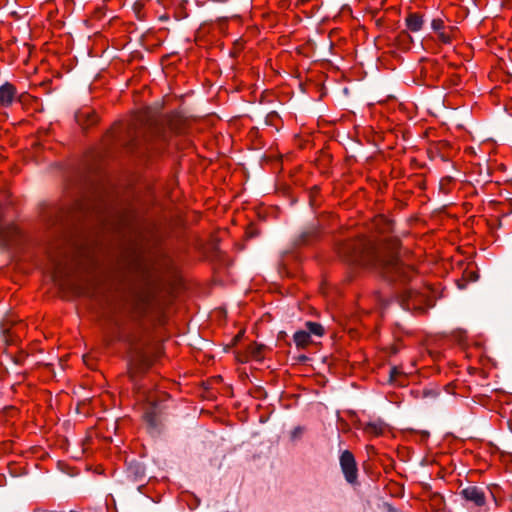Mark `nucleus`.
<instances>
[{
	"label": "nucleus",
	"mask_w": 512,
	"mask_h": 512,
	"mask_svg": "<svg viewBox=\"0 0 512 512\" xmlns=\"http://www.w3.org/2000/svg\"><path fill=\"white\" fill-rule=\"evenodd\" d=\"M399 247V238L393 236L384 239L380 249H375L366 240H356L340 244L337 250L343 261L367 267L389 284H394L410 281L414 273V268L400 258Z\"/></svg>",
	"instance_id": "obj_1"
},
{
	"label": "nucleus",
	"mask_w": 512,
	"mask_h": 512,
	"mask_svg": "<svg viewBox=\"0 0 512 512\" xmlns=\"http://www.w3.org/2000/svg\"><path fill=\"white\" fill-rule=\"evenodd\" d=\"M179 121L178 117H167L147 111L137 119L134 127L128 129L121 141L127 147L137 146L152 137L167 141L171 133H180Z\"/></svg>",
	"instance_id": "obj_2"
},
{
	"label": "nucleus",
	"mask_w": 512,
	"mask_h": 512,
	"mask_svg": "<svg viewBox=\"0 0 512 512\" xmlns=\"http://www.w3.org/2000/svg\"><path fill=\"white\" fill-rule=\"evenodd\" d=\"M392 301H396L405 311L421 313L434 306V300L431 296L415 289H403L395 292L392 300L381 299L385 307L389 306Z\"/></svg>",
	"instance_id": "obj_3"
},
{
	"label": "nucleus",
	"mask_w": 512,
	"mask_h": 512,
	"mask_svg": "<svg viewBox=\"0 0 512 512\" xmlns=\"http://www.w3.org/2000/svg\"><path fill=\"white\" fill-rule=\"evenodd\" d=\"M150 364L145 352L141 349H135V355L129 362V378L135 386L138 385L139 376L149 368Z\"/></svg>",
	"instance_id": "obj_4"
},
{
	"label": "nucleus",
	"mask_w": 512,
	"mask_h": 512,
	"mask_svg": "<svg viewBox=\"0 0 512 512\" xmlns=\"http://www.w3.org/2000/svg\"><path fill=\"white\" fill-rule=\"evenodd\" d=\"M339 464L345 480L354 485L358 479V467L354 455L345 450L340 454Z\"/></svg>",
	"instance_id": "obj_5"
},
{
	"label": "nucleus",
	"mask_w": 512,
	"mask_h": 512,
	"mask_svg": "<svg viewBox=\"0 0 512 512\" xmlns=\"http://www.w3.org/2000/svg\"><path fill=\"white\" fill-rule=\"evenodd\" d=\"M460 495L467 501L473 502L477 506H483L486 502L484 491L477 486H468L461 490Z\"/></svg>",
	"instance_id": "obj_6"
},
{
	"label": "nucleus",
	"mask_w": 512,
	"mask_h": 512,
	"mask_svg": "<svg viewBox=\"0 0 512 512\" xmlns=\"http://www.w3.org/2000/svg\"><path fill=\"white\" fill-rule=\"evenodd\" d=\"M127 477L134 482H142L146 478V468L143 463L132 460L127 466Z\"/></svg>",
	"instance_id": "obj_7"
},
{
	"label": "nucleus",
	"mask_w": 512,
	"mask_h": 512,
	"mask_svg": "<svg viewBox=\"0 0 512 512\" xmlns=\"http://www.w3.org/2000/svg\"><path fill=\"white\" fill-rule=\"evenodd\" d=\"M16 95V88L9 82L0 86V105L3 107L10 106Z\"/></svg>",
	"instance_id": "obj_8"
},
{
	"label": "nucleus",
	"mask_w": 512,
	"mask_h": 512,
	"mask_svg": "<svg viewBox=\"0 0 512 512\" xmlns=\"http://www.w3.org/2000/svg\"><path fill=\"white\" fill-rule=\"evenodd\" d=\"M318 235V230L316 225L312 224L306 227L294 240L293 244L295 247L301 245H307L311 242L312 239L316 238Z\"/></svg>",
	"instance_id": "obj_9"
},
{
	"label": "nucleus",
	"mask_w": 512,
	"mask_h": 512,
	"mask_svg": "<svg viewBox=\"0 0 512 512\" xmlns=\"http://www.w3.org/2000/svg\"><path fill=\"white\" fill-rule=\"evenodd\" d=\"M75 120L81 126H89L97 122V116L89 108L81 109L75 113Z\"/></svg>",
	"instance_id": "obj_10"
},
{
	"label": "nucleus",
	"mask_w": 512,
	"mask_h": 512,
	"mask_svg": "<svg viewBox=\"0 0 512 512\" xmlns=\"http://www.w3.org/2000/svg\"><path fill=\"white\" fill-rule=\"evenodd\" d=\"M405 23L410 31L417 32L422 29L424 23L423 16L418 13H409Z\"/></svg>",
	"instance_id": "obj_11"
},
{
	"label": "nucleus",
	"mask_w": 512,
	"mask_h": 512,
	"mask_svg": "<svg viewBox=\"0 0 512 512\" xmlns=\"http://www.w3.org/2000/svg\"><path fill=\"white\" fill-rule=\"evenodd\" d=\"M294 342L297 347H305L310 342V333L306 330H299L294 333Z\"/></svg>",
	"instance_id": "obj_12"
},
{
	"label": "nucleus",
	"mask_w": 512,
	"mask_h": 512,
	"mask_svg": "<svg viewBox=\"0 0 512 512\" xmlns=\"http://www.w3.org/2000/svg\"><path fill=\"white\" fill-rule=\"evenodd\" d=\"M306 331L311 335L321 337L324 334V328L320 323L308 321L305 324Z\"/></svg>",
	"instance_id": "obj_13"
},
{
	"label": "nucleus",
	"mask_w": 512,
	"mask_h": 512,
	"mask_svg": "<svg viewBox=\"0 0 512 512\" xmlns=\"http://www.w3.org/2000/svg\"><path fill=\"white\" fill-rule=\"evenodd\" d=\"M290 257V251L286 250V251H283L281 254H280V258H279V261H278V270H279V273H286L288 274V259Z\"/></svg>",
	"instance_id": "obj_14"
},
{
	"label": "nucleus",
	"mask_w": 512,
	"mask_h": 512,
	"mask_svg": "<svg viewBox=\"0 0 512 512\" xmlns=\"http://www.w3.org/2000/svg\"><path fill=\"white\" fill-rule=\"evenodd\" d=\"M145 420L147 422V424L149 425V427L153 428V429H157L158 428V418H157V413H156V407L153 406L152 410L150 411H147L145 413Z\"/></svg>",
	"instance_id": "obj_15"
},
{
	"label": "nucleus",
	"mask_w": 512,
	"mask_h": 512,
	"mask_svg": "<svg viewBox=\"0 0 512 512\" xmlns=\"http://www.w3.org/2000/svg\"><path fill=\"white\" fill-rule=\"evenodd\" d=\"M383 428H384V424L382 421L369 422L365 426V431L368 433L379 435L382 433Z\"/></svg>",
	"instance_id": "obj_16"
},
{
	"label": "nucleus",
	"mask_w": 512,
	"mask_h": 512,
	"mask_svg": "<svg viewBox=\"0 0 512 512\" xmlns=\"http://www.w3.org/2000/svg\"><path fill=\"white\" fill-rule=\"evenodd\" d=\"M393 225L392 220L382 217L377 223V228L381 233H388L393 231Z\"/></svg>",
	"instance_id": "obj_17"
},
{
	"label": "nucleus",
	"mask_w": 512,
	"mask_h": 512,
	"mask_svg": "<svg viewBox=\"0 0 512 512\" xmlns=\"http://www.w3.org/2000/svg\"><path fill=\"white\" fill-rule=\"evenodd\" d=\"M403 374L402 372L398 369V367L394 366V367H391L390 370H389V382L392 383V384H398V385H404L403 382L401 381H398V377H401Z\"/></svg>",
	"instance_id": "obj_18"
},
{
	"label": "nucleus",
	"mask_w": 512,
	"mask_h": 512,
	"mask_svg": "<svg viewBox=\"0 0 512 512\" xmlns=\"http://www.w3.org/2000/svg\"><path fill=\"white\" fill-rule=\"evenodd\" d=\"M463 277L466 282H476L479 279V274L477 271L466 270L464 271Z\"/></svg>",
	"instance_id": "obj_19"
},
{
	"label": "nucleus",
	"mask_w": 512,
	"mask_h": 512,
	"mask_svg": "<svg viewBox=\"0 0 512 512\" xmlns=\"http://www.w3.org/2000/svg\"><path fill=\"white\" fill-rule=\"evenodd\" d=\"M263 349V345L254 343L250 346V353L255 358H260L261 351Z\"/></svg>",
	"instance_id": "obj_20"
},
{
	"label": "nucleus",
	"mask_w": 512,
	"mask_h": 512,
	"mask_svg": "<svg viewBox=\"0 0 512 512\" xmlns=\"http://www.w3.org/2000/svg\"><path fill=\"white\" fill-rule=\"evenodd\" d=\"M399 41L402 45H406L408 43H411L413 41V38L407 31H402L399 36Z\"/></svg>",
	"instance_id": "obj_21"
},
{
	"label": "nucleus",
	"mask_w": 512,
	"mask_h": 512,
	"mask_svg": "<svg viewBox=\"0 0 512 512\" xmlns=\"http://www.w3.org/2000/svg\"><path fill=\"white\" fill-rule=\"evenodd\" d=\"M444 27V22L442 19H433L431 22V28L435 32H440V30Z\"/></svg>",
	"instance_id": "obj_22"
},
{
	"label": "nucleus",
	"mask_w": 512,
	"mask_h": 512,
	"mask_svg": "<svg viewBox=\"0 0 512 512\" xmlns=\"http://www.w3.org/2000/svg\"><path fill=\"white\" fill-rule=\"evenodd\" d=\"M302 433H303V428L300 427V426H297L295 427L292 431H291V439L292 440H297L299 439L301 436H302Z\"/></svg>",
	"instance_id": "obj_23"
},
{
	"label": "nucleus",
	"mask_w": 512,
	"mask_h": 512,
	"mask_svg": "<svg viewBox=\"0 0 512 512\" xmlns=\"http://www.w3.org/2000/svg\"><path fill=\"white\" fill-rule=\"evenodd\" d=\"M438 37H439V39H440L443 43H449V42H450V37H449V36H447L446 34H444L443 32H439Z\"/></svg>",
	"instance_id": "obj_24"
},
{
	"label": "nucleus",
	"mask_w": 512,
	"mask_h": 512,
	"mask_svg": "<svg viewBox=\"0 0 512 512\" xmlns=\"http://www.w3.org/2000/svg\"><path fill=\"white\" fill-rule=\"evenodd\" d=\"M295 359L300 363H305L308 360V357L304 354H300L296 356Z\"/></svg>",
	"instance_id": "obj_25"
},
{
	"label": "nucleus",
	"mask_w": 512,
	"mask_h": 512,
	"mask_svg": "<svg viewBox=\"0 0 512 512\" xmlns=\"http://www.w3.org/2000/svg\"><path fill=\"white\" fill-rule=\"evenodd\" d=\"M246 234H247V237L252 238V237H255L257 235V231L254 230V229H250V230L247 231Z\"/></svg>",
	"instance_id": "obj_26"
},
{
	"label": "nucleus",
	"mask_w": 512,
	"mask_h": 512,
	"mask_svg": "<svg viewBox=\"0 0 512 512\" xmlns=\"http://www.w3.org/2000/svg\"><path fill=\"white\" fill-rule=\"evenodd\" d=\"M458 287H459L460 289H465V288H466V284L459 282V283H458Z\"/></svg>",
	"instance_id": "obj_27"
},
{
	"label": "nucleus",
	"mask_w": 512,
	"mask_h": 512,
	"mask_svg": "<svg viewBox=\"0 0 512 512\" xmlns=\"http://www.w3.org/2000/svg\"><path fill=\"white\" fill-rule=\"evenodd\" d=\"M129 341H130V345H134V344H135L134 339H131V340H129Z\"/></svg>",
	"instance_id": "obj_28"
},
{
	"label": "nucleus",
	"mask_w": 512,
	"mask_h": 512,
	"mask_svg": "<svg viewBox=\"0 0 512 512\" xmlns=\"http://www.w3.org/2000/svg\"><path fill=\"white\" fill-rule=\"evenodd\" d=\"M61 225L65 226L66 224L63 223V219H60Z\"/></svg>",
	"instance_id": "obj_29"
},
{
	"label": "nucleus",
	"mask_w": 512,
	"mask_h": 512,
	"mask_svg": "<svg viewBox=\"0 0 512 512\" xmlns=\"http://www.w3.org/2000/svg\"><path fill=\"white\" fill-rule=\"evenodd\" d=\"M511 512H512V510H511Z\"/></svg>",
	"instance_id": "obj_30"
}]
</instances>
